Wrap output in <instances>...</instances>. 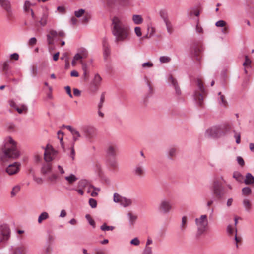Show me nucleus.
<instances>
[{
  "mask_svg": "<svg viewBox=\"0 0 254 254\" xmlns=\"http://www.w3.org/2000/svg\"><path fill=\"white\" fill-rule=\"evenodd\" d=\"M57 134L58 135V138L60 140L62 147L63 148V149H64V146L63 142V137L64 133L63 132L60 130L58 131Z\"/></svg>",
  "mask_w": 254,
  "mask_h": 254,
  "instance_id": "603ef678",
  "label": "nucleus"
},
{
  "mask_svg": "<svg viewBox=\"0 0 254 254\" xmlns=\"http://www.w3.org/2000/svg\"><path fill=\"white\" fill-rule=\"evenodd\" d=\"M74 143H72V146L70 148L71 152H70V156L72 158V160H73L74 159L75 154V150L74 149Z\"/></svg>",
  "mask_w": 254,
  "mask_h": 254,
  "instance_id": "052dcab7",
  "label": "nucleus"
},
{
  "mask_svg": "<svg viewBox=\"0 0 254 254\" xmlns=\"http://www.w3.org/2000/svg\"><path fill=\"white\" fill-rule=\"evenodd\" d=\"M218 100L219 103L221 106H223L224 107H226L227 106V102L225 98V96L222 94L221 92H219L218 93Z\"/></svg>",
  "mask_w": 254,
  "mask_h": 254,
  "instance_id": "bb28decb",
  "label": "nucleus"
},
{
  "mask_svg": "<svg viewBox=\"0 0 254 254\" xmlns=\"http://www.w3.org/2000/svg\"><path fill=\"white\" fill-rule=\"evenodd\" d=\"M52 248L50 244L46 245L43 250V252L41 254H51Z\"/></svg>",
  "mask_w": 254,
  "mask_h": 254,
  "instance_id": "58836bf2",
  "label": "nucleus"
},
{
  "mask_svg": "<svg viewBox=\"0 0 254 254\" xmlns=\"http://www.w3.org/2000/svg\"><path fill=\"white\" fill-rule=\"evenodd\" d=\"M164 23H165L167 32L169 34H171L172 32V26L171 22L169 21V20H168L167 22H165Z\"/></svg>",
  "mask_w": 254,
  "mask_h": 254,
  "instance_id": "5fc2aeb1",
  "label": "nucleus"
},
{
  "mask_svg": "<svg viewBox=\"0 0 254 254\" xmlns=\"http://www.w3.org/2000/svg\"><path fill=\"white\" fill-rule=\"evenodd\" d=\"M132 20L135 24H140L142 23L143 21L141 15L136 14L132 16Z\"/></svg>",
  "mask_w": 254,
  "mask_h": 254,
  "instance_id": "7c9ffc66",
  "label": "nucleus"
},
{
  "mask_svg": "<svg viewBox=\"0 0 254 254\" xmlns=\"http://www.w3.org/2000/svg\"><path fill=\"white\" fill-rule=\"evenodd\" d=\"M115 227L112 226H107L105 223L100 226V229L102 231H112L114 229Z\"/></svg>",
  "mask_w": 254,
  "mask_h": 254,
  "instance_id": "a19ab883",
  "label": "nucleus"
},
{
  "mask_svg": "<svg viewBox=\"0 0 254 254\" xmlns=\"http://www.w3.org/2000/svg\"><path fill=\"white\" fill-rule=\"evenodd\" d=\"M85 13V10L83 9H80L77 11H75L74 14L76 17L79 18L81 17Z\"/></svg>",
  "mask_w": 254,
  "mask_h": 254,
  "instance_id": "6e6d98bb",
  "label": "nucleus"
},
{
  "mask_svg": "<svg viewBox=\"0 0 254 254\" xmlns=\"http://www.w3.org/2000/svg\"><path fill=\"white\" fill-rule=\"evenodd\" d=\"M71 134L72 136L73 143H74L76 141H78L79 139V138L81 137V134H80L79 131L75 128L72 131Z\"/></svg>",
  "mask_w": 254,
  "mask_h": 254,
  "instance_id": "cd10ccee",
  "label": "nucleus"
},
{
  "mask_svg": "<svg viewBox=\"0 0 254 254\" xmlns=\"http://www.w3.org/2000/svg\"><path fill=\"white\" fill-rule=\"evenodd\" d=\"M144 163L145 160H141L134 166L132 170V173L135 176L141 178L145 175V170L144 166Z\"/></svg>",
  "mask_w": 254,
  "mask_h": 254,
  "instance_id": "1a4fd4ad",
  "label": "nucleus"
},
{
  "mask_svg": "<svg viewBox=\"0 0 254 254\" xmlns=\"http://www.w3.org/2000/svg\"><path fill=\"white\" fill-rule=\"evenodd\" d=\"M1 6L6 11L8 18L11 19L13 17V13L10 1L8 0H3Z\"/></svg>",
  "mask_w": 254,
  "mask_h": 254,
  "instance_id": "ddd939ff",
  "label": "nucleus"
},
{
  "mask_svg": "<svg viewBox=\"0 0 254 254\" xmlns=\"http://www.w3.org/2000/svg\"><path fill=\"white\" fill-rule=\"evenodd\" d=\"M85 218L87 219V220L88 221V223H89V224L91 226H92L93 227V228H95V226H96L95 222L94 221V220H93L91 218L89 214H87L85 216Z\"/></svg>",
  "mask_w": 254,
  "mask_h": 254,
  "instance_id": "8fccbe9b",
  "label": "nucleus"
},
{
  "mask_svg": "<svg viewBox=\"0 0 254 254\" xmlns=\"http://www.w3.org/2000/svg\"><path fill=\"white\" fill-rule=\"evenodd\" d=\"M81 130L86 139L91 142L95 136L96 128L91 125H84L81 127Z\"/></svg>",
  "mask_w": 254,
  "mask_h": 254,
  "instance_id": "423d86ee",
  "label": "nucleus"
},
{
  "mask_svg": "<svg viewBox=\"0 0 254 254\" xmlns=\"http://www.w3.org/2000/svg\"><path fill=\"white\" fill-rule=\"evenodd\" d=\"M112 32L116 43L125 41L129 35L128 27L117 17L112 19Z\"/></svg>",
  "mask_w": 254,
  "mask_h": 254,
  "instance_id": "f257e3e1",
  "label": "nucleus"
},
{
  "mask_svg": "<svg viewBox=\"0 0 254 254\" xmlns=\"http://www.w3.org/2000/svg\"><path fill=\"white\" fill-rule=\"evenodd\" d=\"M219 131L222 132V136L225 135L227 132L229 131V128H228L226 125H221L218 126Z\"/></svg>",
  "mask_w": 254,
  "mask_h": 254,
  "instance_id": "e433bc0d",
  "label": "nucleus"
},
{
  "mask_svg": "<svg viewBox=\"0 0 254 254\" xmlns=\"http://www.w3.org/2000/svg\"><path fill=\"white\" fill-rule=\"evenodd\" d=\"M197 86L198 88L200 91V93L197 91H195L194 93V99L197 102V104L200 106H201L203 104V97L202 96V94L204 93L205 92V88L201 83V81L199 79H198L197 81Z\"/></svg>",
  "mask_w": 254,
  "mask_h": 254,
  "instance_id": "0eeeda50",
  "label": "nucleus"
},
{
  "mask_svg": "<svg viewBox=\"0 0 254 254\" xmlns=\"http://www.w3.org/2000/svg\"><path fill=\"white\" fill-rule=\"evenodd\" d=\"M94 251L95 252V254H106L105 251L99 248H95Z\"/></svg>",
  "mask_w": 254,
  "mask_h": 254,
  "instance_id": "69168bd1",
  "label": "nucleus"
},
{
  "mask_svg": "<svg viewBox=\"0 0 254 254\" xmlns=\"http://www.w3.org/2000/svg\"><path fill=\"white\" fill-rule=\"evenodd\" d=\"M160 15L161 17L163 19L164 22H167L169 20L167 17V15L165 11L161 10L160 11Z\"/></svg>",
  "mask_w": 254,
  "mask_h": 254,
  "instance_id": "4d7b16f0",
  "label": "nucleus"
},
{
  "mask_svg": "<svg viewBox=\"0 0 254 254\" xmlns=\"http://www.w3.org/2000/svg\"><path fill=\"white\" fill-rule=\"evenodd\" d=\"M245 62L243 64V65L247 67H251V60L249 59L247 55L245 56Z\"/></svg>",
  "mask_w": 254,
  "mask_h": 254,
  "instance_id": "c03bdc74",
  "label": "nucleus"
},
{
  "mask_svg": "<svg viewBox=\"0 0 254 254\" xmlns=\"http://www.w3.org/2000/svg\"><path fill=\"white\" fill-rule=\"evenodd\" d=\"M87 55H88V54H87V51L86 50V49H82L80 51V54H79V53L76 54L74 55L73 59L75 61H77V60L81 59L82 58H86L87 56Z\"/></svg>",
  "mask_w": 254,
  "mask_h": 254,
  "instance_id": "a878e982",
  "label": "nucleus"
},
{
  "mask_svg": "<svg viewBox=\"0 0 254 254\" xmlns=\"http://www.w3.org/2000/svg\"><path fill=\"white\" fill-rule=\"evenodd\" d=\"M167 157L170 159L173 160V158L175 157L177 153V148L175 147H170L167 151Z\"/></svg>",
  "mask_w": 254,
  "mask_h": 254,
  "instance_id": "5701e85b",
  "label": "nucleus"
},
{
  "mask_svg": "<svg viewBox=\"0 0 254 254\" xmlns=\"http://www.w3.org/2000/svg\"><path fill=\"white\" fill-rule=\"evenodd\" d=\"M244 182L246 185H251L254 184V176L251 173H247Z\"/></svg>",
  "mask_w": 254,
  "mask_h": 254,
  "instance_id": "b1692460",
  "label": "nucleus"
},
{
  "mask_svg": "<svg viewBox=\"0 0 254 254\" xmlns=\"http://www.w3.org/2000/svg\"><path fill=\"white\" fill-rule=\"evenodd\" d=\"M195 223L197 226V236H200L206 232L208 228L207 216L205 214L201 215L199 218H195Z\"/></svg>",
  "mask_w": 254,
  "mask_h": 254,
  "instance_id": "20e7f679",
  "label": "nucleus"
},
{
  "mask_svg": "<svg viewBox=\"0 0 254 254\" xmlns=\"http://www.w3.org/2000/svg\"><path fill=\"white\" fill-rule=\"evenodd\" d=\"M113 201L115 203H119L124 207H127L131 205V199L123 197L117 193H115L113 196Z\"/></svg>",
  "mask_w": 254,
  "mask_h": 254,
  "instance_id": "6e6552de",
  "label": "nucleus"
},
{
  "mask_svg": "<svg viewBox=\"0 0 254 254\" xmlns=\"http://www.w3.org/2000/svg\"><path fill=\"white\" fill-rule=\"evenodd\" d=\"M130 243L131 245H133L135 246H138L140 244V241L137 238H134V239H132L130 241Z\"/></svg>",
  "mask_w": 254,
  "mask_h": 254,
  "instance_id": "0e129e2a",
  "label": "nucleus"
},
{
  "mask_svg": "<svg viewBox=\"0 0 254 254\" xmlns=\"http://www.w3.org/2000/svg\"><path fill=\"white\" fill-rule=\"evenodd\" d=\"M196 25L195 26V30L196 32L198 33H202L203 32V28L199 25V19L198 18L196 19Z\"/></svg>",
  "mask_w": 254,
  "mask_h": 254,
  "instance_id": "a18cd8bd",
  "label": "nucleus"
},
{
  "mask_svg": "<svg viewBox=\"0 0 254 254\" xmlns=\"http://www.w3.org/2000/svg\"><path fill=\"white\" fill-rule=\"evenodd\" d=\"M16 110L19 114H22L24 112H27L28 110L27 106L26 105L22 104L20 107H16Z\"/></svg>",
  "mask_w": 254,
  "mask_h": 254,
  "instance_id": "4c0bfd02",
  "label": "nucleus"
},
{
  "mask_svg": "<svg viewBox=\"0 0 254 254\" xmlns=\"http://www.w3.org/2000/svg\"><path fill=\"white\" fill-rule=\"evenodd\" d=\"M89 204L92 208H95L97 207V201L94 198L89 199Z\"/></svg>",
  "mask_w": 254,
  "mask_h": 254,
  "instance_id": "864d4df0",
  "label": "nucleus"
},
{
  "mask_svg": "<svg viewBox=\"0 0 254 254\" xmlns=\"http://www.w3.org/2000/svg\"><path fill=\"white\" fill-rule=\"evenodd\" d=\"M152 248L151 247H145L142 254H152Z\"/></svg>",
  "mask_w": 254,
  "mask_h": 254,
  "instance_id": "3c124183",
  "label": "nucleus"
},
{
  "mask_svg": "<svg viewBox=\"0 0 254 254\" xmlns=\"http://www.w3.org/2000/svg\"><path fill=\"white\" fill-rule=\"evenodd\" d=\"M52 171L51 165L49 163L43 164L41 168V173L43 175H46L50 173Z\"/></svg>",
  "mask_w": 254,
  "mask_h": 254,
  "instance_id": "393cba45",
  "label": "nucleus"
},
{
  "mask_svg": "<svg viewBox=\"0 0 254 254\" xmlns=\"http://www.w3.org/2000/svg\"><path fill=\"white\" fill-rule=\"evenodd\" d=\"M10 237V229L7 225L0 226V243L7 240Z\"/></svg>",
  "mask_w": 254,
  "mask_h": 254,
  "instance_id": "f8f14e48",
  "label": "nucleus"
},
{
  "mask_svg": "<svg viewBox=\"0 0 254 254\" xmlns=\"http://www.w3.org/2000/svg\"><path fill=\"white\" fill-rule=\"evenodd\" d=\"M49 21V12L47 9L44 10L42 15L39 21L40 24L42 26H45Z\"/></svg>",
  "mask_w": 254,
  "mask_h": 254,
  "instance_id": "a211bd4d",
  "label": "nucleus"
},
{
  "mask_svg": "<svg viewBox=\"0 0 254 254\" xmlns=\"http://www.w3.org/2000/svg\"><path fill=\"white\" fill-rule=\"evenodd\" d=\"M20 163L17 162H14L12 164H10L6 168L7 173L10 175H12L17 173L19 169Z\"/></svg>",
  "mask_w": 254,
  "mask_h": 254,
  "instance_id": "2eb2a0df",
  "label": "nucleus"
},
{
  "mask_svg": "<svg viewBox=\"0 0 254 254\" xmlns=\"http://www.w3.org/2000/svg\"><path fill=\"white\" fill-rule=\"evenodd\" d=\"M243 205L246 211L249 212L251 209V204L248 199H244L243 201Z\"/></svg>",
  "mask_w": 254,
  "mask_h": 254,
  "instance_id": "473e14b6",
  "label": "nucleus"
},
{
  "mask_svg": "<svg viewBox=\"0 0 254 254\" xmlns=\"http://www.w3.org/2000/svg\"><path fill=\"white\" fill-rule=\"evenodd\" d=\"M199 15L200 10L197 7L190 8L187 11V15L189 19H193L194 16L198 17Z\"/></svg>",
  "mask_w": 254,
  "mask_h": 254,
  "instance_id": "f3484780",
  "label": "nucleus"
},
{
  "mask_svg": "<svg viewBox=\"0 0 254 254\" xmlns=\"http://www.w3.org/2000/svg\"><path fill=\"white\" fill-rule=\"evenodd\" d=\"M237 161L238 163V164L241 165V166H243L245 164V162L243 158L241 156H238L237 158Z\"/></svg>",
  "mask_w": 254,
  "mask_h": 254,
  "instance_id": "774afa93",
  "label": "nucleus"
},
{
  "mask_svg": "<svg viewBox=\"0 0 254 254\" xmlns=\"http://www.w3.org/2000/svg\"><path fill=\"white\" fill-rule=\"evenodd\" d=\"M211 191L214 198L217 200L223 199L226 194L222 183L217 179H214L213 181Z\"/></svg>",
  "mask_w": 254,
  "mask_h": 254,
  "instance_id": "7ed1b4c3",
  "label": "nucleus"
},
{
  "mask_svg": "<svg viewBox=\"0 0 254 254\" xmlns=\"http://www.w3.org/2000/svg\"><path fill=\"white\" fill-rule=\"evenodd\" d=\"M65 179L70 184H72L78 180V178L76 176L73 174H70L68 176L65 177Z\"/></svg>",
  "mask_w": 254,
  "mask_h": 254,
  "instance_id": "c9c22d12",
  "label": "nucleus"
},
{
  "mask_svg": "<svg viewBox=\"0 0 254 254\" xmlns=\"http://www.w3.org/2000/svg\"><path fill=\"white\" fill-rule=\"evenodd\" d=\"M53 159V157L50 153H49L46 150L44 153V160L47 162H50Z\"/></svg>",
  "mask_w": 254,
  "mask_h": 254,
  "instance_id": "ea45409f",
  "label": "nucleus"
},
{
  "mask_svg": "<svg viewBox=\"0 0 254 254\" xmlns=\"http://www.w3.org/2000/svg\"><path fill=\"white\" fill-rule=\"evenodd\" d=\"M218 126H213L206 130L205 135L208 137L218 138L222 136Z\"/></svg>",
  "mask_w": 254,
  "mask_h": 254,
  "instance_id": "9d476101",
  "label": "nucleus"
},
{
  "mask_svg": "<svg viewBox=\"0 0 254 254\" xmlns=\"http://www.w3.org/2000/svg\"><path fill=\"white\" fill-rule=\"evenodd\" d=\"M105 92H103L101 95L100 99V102L98 105V108L99 110H101V108L103 107L104 102L105 101Z\"/></svg>",
  "mask_w": 254,
  "mask_h": 254,
  "instance_id": "de8ad7c7",
  "label": "nucleus"
},
{
  "mask_svg": "<svg viewBox=\"0 0 254 254\" xmlns=\"http://www.w3.org/2000/svg\"><path fill=\"white\" fill-rule=\"evenodd\" d=\"M226 24V22L223 20H220L215 23V26L218 27H223L225 26Z\"/></svg>",
  "mask_w": 254,
  "mask_h": 254,
  "instance_id": "13d9d810",
  "label": "nucleus"
},
{
  "mask_svg": "<svg viewBox=\"0 0 254 254\" xmlns=\"http://www.w3.org/2000/svg\"><path fill=\"white\" fill-rule=\"evenodd\" d=\"M101 81V77L99 74L97 73L94 76V78L93 81V84L95 87H98L100 85Z\"/></svg>",
  "mask_w": 254,
  "mask_h": 254,
  "instance_id": "c85d7f7f",
  "label": "nucleus"
},
{
  "mask_svg": "<svg viewBox=\"0 0 254 254\" xmlns=\"http://www.w3.org/2000/svg\"><path fill=\"white\" fill-rule=\"evenodd\" d=\"M118 149L117 145L115 144H109L106 149L107 157H116Z\"/></svg>",
  "mask_w": 254,
  "mask_h": 254,
  "instance_id": "4468645a",
  "label": "nucleus"
},
{
  "mask_svg": "<svg viewBox=\"0 0 254 254\" xmlns=\"http://www.w3.org/2000/svg\"><path fill=\"white\" fill-rule=\"evenodd\" d=\"M187 224V217L184 216L182 218L180 229L181 231L184 232L186 229V225Z\"/></svg>",
  "mask_w": 254,
  "mask_h": 254,
  "instance_id": "79ce46f5",
  "label": "nucleus"
},
{
  "mask_svg": "<svg viewBox=\"0 0 254 254\" xmlns=\"http://www.w3.org/2000/svg\"><path fill=\"white\" fill-rule=\"evenodd\" d=\"M107 4L109 7H112L116 4H118L121 5H124L125 3L128 1V0H105Z\"/></svg>",
  "mask_w": 254,
  "mask_h": 254,
  "instance_id": "aec40b11",
  "label": "nucleus"
},
{
  "mask_svg": "<svg viewBox=\"0 0 254 254\" xmlns=\"http://www.w3.org/2000/svg\"><path fill=\"white\" fill-rule=\"evenodd\" d=\"M242 193L244 195H249L252 193L251 189L249 187H245L242 189Z\"/></svg>",
  "mask_w": 254,
  "mask_h": 254,
  "instance_id": "49530a36",
  "label": "nucleus"
},
{
  "mask_svg": "<svg viewBox=\"0 0 254 254\" xmlns=\"http://www.w3.org/2000/svg\"><path fill=\"white\" fill-rule=\"evenodd\" d=\"M127 215L129 218V224L131 226L133 225L134 222L137 218V217L130 212L128 213Z\"/></svg>",
  "mask_w": 254,
  "mask_h": 254,
  "instance_id": "72a5a7b5",
  "label": "nucleus"
},
{
  "mask_svg": "<svg viewBox=\"0 0 254 254\" xmlns=\"http://www.w3.org/2000/svg\"><path fill=\"white\" fill-rule=\"evenodd\" d=\"M106 164L109 167L116 169L118 166L116 157H107Z\"/></svg>",
  "mask_w": 254,
  "mask_h": 254,
  "instance_id": "6ab92c4d",
  "label": "nucleus"
},
{
  "mask_svg": "<svg viewBox=\"0 0 254 254\" xmlns=\"http://www.w3.org/2000/svg\"><path fill=\"white\" fill-rule=\"evenodd\" d=\"M10 254H25L27 247L23 244L12 246L9 249Z\"/></svg>",
  "mask_w": 254,
  "mask_h": 254,
  "instance_id": "9b49d317",
  "label": "nucleus"
},
{
  "mask_svg": "<svg viewBox=\"0 0 254 254\" xmlns=\"http://www.w3.org/2000/svg\"><path fill=\"white\" fill-rule=\"evenodd\" d=\"M172 209V205L171 201L167 198L161 199L157 206V211L161 214H169Z\"/></svg>",
  "mask_w": 254,
  "mask_h": 254,
  "instance_id": "39448f33",
  "label": "nucleus"
},
{
  "mask_svg": "<svg viewBox=\"0 0 254 254\" xmlns=\"http://www.w3.org/2000/svg\"><path fill=\"white\" fill-rule=\"evenodd\" d=\"M171 58L169 56H163L159 58V61L161 63H168L171 61Z\"/></svg>",
  "mask_w": 254,
  "mask_h": 254,
  "instance_id": "37998d69",
  "label": "nucleus"
},
{
  "mask_svg": "<svg viewBox=\"0 0 254 254\" xmlns=\"http://www.w3.org/2000/svg\"><path fill=\"white\" fill-rule=\"evenodd\" d=\"M3 155L1 158L3 160L9 158L15 159L20 156L19 151L16 147V142L11 137L9 138L8 142L3 150Z\"/></svg>",
  "mask_w": 254,
  "mask_h": 254,
  "instance_id": "f03ea898",
  "label": "nucleus"
},
{
  "mask_svg": "<svg viewBox=\"0 0 254 254\" xmlns=\"http://www.w3.org/2000/svg\"><path fill=\"white\" fill-rule=\"evenodd\" d=\"M102 46L104 58L107 59L110 55L111 51L108 39L106 37L104 38L103 39Z\"/></svg>",
  "mask_w": 254,
  "mask_h": 254,
  "instance_id": "dca6fc26",
  "label": "nucleus"
},
{
  "mask_svg": "<svg viewBox=\"0 0 254 254\" xmlns=\"http://www.w3.org/2000/svg\"><path fill=\"white\" fill-rule=\"evenodd\" d=\"M233 177L239 182H242L243 180V176L239 172H234Z\"/></svg>",
  "mask_w": 254,
  "mask_h": 254,
  "instance_id": "f704fd0d",
  "label": "nucleus"
},
{
  "mask_svg": "<svg viewBox=\"0 0 254 254\" xmlns=\"http://www.w3.org/2000/svg\"><path fill=\"white\" fill-rule=\"evenodd\" d=\"M90 185L89 182L86 179H81L78 183V186L79 188L84 189Z\"/></svg>",
  "mask_w": 254,
  "mask_h": 254,
  "instance_id": "2f4dec72",
  "label": "nucleus"
},
{
  "mask_svg": "<svg viewBox=\"0 0 254 254\" xmlns=\"http://www.w3.org/2000/svg\"><path fill=\"white\" fill-rule=\"evenodd\" d=\"M134 32L138 37H140L142 35L141 28L139 27H136L134 29Z\"/></svg>",
  "mask_w": 254,
  "mask_h": 254,
  "instance_id": "338daca9",
  "label": "nucleus"
},
{
  "mask_svg": "<svg viewBox=\"0 0 254 254\" xmlns=\"http://www.w3.org/2000/svg\"><path fill=\"white\" fill-rule=\"evenodd\" d=\"M49 214L47 212H43L38 217V222L39 224L42 223V222L48 218H49Z\"/></svg>",
  "mask_w": 254,
  "mask_h": 254,
  "instance_id": "c756f323",
  "label": "nucleus"
},
{
  "mask_svg": "<svg viewBox=\"0 0 254 254\" xmlns=\"http://www.w3.org/2000/svg\"><path fill=\"white\" fill-rule=\"evenodd\" d=\"M2 69L3 71H7L9 69V64L8 62H4L2 64Z\"/></svg>",
  "mask_w": 254,
  "mask_h": 254,
  "instance_id": "e2e57ef3",
  "label": "nucleus"
},
{
  "mask_svg": "<svg viewBox=\"0 0 254 254\" xmlns=\"http://www.w3.org/2000/svg\"><path fill=\"white\" fill-rule=\"evenodd\" d=\"M20 187L19 186H14L11 192V195L12 197L14 196L20 190Z\"/></svg>",
  "mask_w": 254,
  "mask_h": 254,
  "instance_id": "09e8293b",
  "label": "nucleus"
},
{
  "mask_svg": "<svg viewBox=\"0 0 254 254\" xmlns=\"http://www.w3.org/2000/svg\"><path fill=\"white\" fill-rule=\"evenodd\" d=\"M234 132L235 133L234 135V137L236 139V142L237 144H239L241 141V135L240 133H237L235 132V131H234Z\"/></svg>",
  "mask_w": 254,
  "mask_h": 254,
  "instance_id": "680f3d73",
  "label": "nucleus"
},
{
  "mask_svg": "<svg viewBox=\"0 0 254 254\" xmlns=\"http://www.w3.org/2000/svg\"><path fill=\"white\" fill-rule=\"evenodd\" d=\"M153 64L151 62H145L142 64V66L143 68H146V67L151 68V67H153Z\"/></svg>",
  "mask_w": 254,
  "mask_h": 254,
  "instance_id": "bf43d9fd",
  "label": "nucleus"
},
{
  "mask_svg": "<svg viewBox=\"0 0 254 254\" xmlns=\"http://www.w3.org/2000/svg\"><path fill=\"white\" fill-rule=\"evenodd\" d=\"M169 82H171V84L175 88L176 93L178 95H180L181 94V91L180 87H179V86L178 85V83H177L176 79L174 78L172 76H170L169 78Z\"/></svg>",
  "mask_w": 254,
  "mask_h": 254,
  "instance_id": "4be33fe9",
  "label": "nucleus"
},
{
  "mask_svg": "<svg viewBox=\"0 0 254 254\" xmlns=\"http://www.w3.org/2000/svg\"><path fill=\"white\" fill-rule=\"evenodd\" d=\"M58 36V32L54 30H51L49 34L47 35V43L49 45L53 44V39Z\"/></svg>",
  "mask_w": 254,
  "mask_h": 254,
  "instance_id": "412c9836",
  "label": "nucleus"
}]
</instances>
